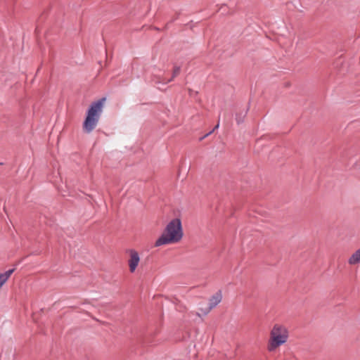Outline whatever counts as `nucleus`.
Instances as JSON below:
<instances>
[{"label": "nucleus", "mask_w": 360, "mask_h": 360, "mask_svg": "<svg viewBox=\"0 0 360 360\" xmlns=\"http://www.w3.org/2000/svg\"><path fill=\"white\" fill-rule=\"evenodd\" d=\"M106 100L103 97L96 101L92 102L86 111L85 118L82 123L83 131L89 134L97 126Z\"/></svg>", "instance_id": "nucleus-1"}, {"label": "nucleus", "mask_w": 360, "mask_h": 360, "mask_svg": "<svg viewBox=\"0 0 360 360\" xmlns=\"http://www.w3.org/2000/svg\"><path fill=\"white\" fill-rule=\"evenodd\" d=\"M183 235L181 221L179 218H174L167 225L164 233L155 241V246L178 243L181 240Z\"/></svg>", "instance_id": "nucleus-2"}, {"label": "nucleus", "mask_w": 360, "mask_h": 360, "mask_svg": "<svg viewBox=\"0 0 360 360\" xmlns=\"http://www.w3.org/2000/svg\"><path fill=\"white\" fill-rule=\"evenodd\" d=\"M288 337V331L284 327L275 325L271 331V338L268 346L269 351L272 352L278 347L285 343Z\"/></svg>", "instance_id": "nucleus-3"}, {"label": "nucleus", "mask_w": 360, "mask_h": 360, "mask_svg": "<svg viewBox=\"0 0 360 360\" xmlns=\"http://www.w3.org/2000/svg\"><path fill=\"white\" fill-rule=\"evenodd\" d=\"M129 253L130 255V258L128 261L129 271L133 273L135 271L137 268L139 263L140 262V257L137 251L135 250H129Z\"/></svg>", "instance_id": "nucleus-4"}, {"label": "nucleus", "mask_w": 360, "mask_h": 360, "mask_svg": "<svg viewBox=\"0 0 360 360\" xmlns=\"http://www.w3.org/2000/svg\"><path fill=\"white\" fill-rule=\"evenodd\" d=\"M222 299V295L221 290L217 291L213 295L209 300V306L205 314L208 313L212 309L215 307Z\"/></svg>", "instance_id": "nucleus-5"}, {"label": "nucleus", "mask_w": 360, "mask_h": 360, "mask_svg": "<svg viewBox=\"0 0 360 360\" xmlns=\"http://www.w3.org/2000/svg\"><path fill=\"white\" fill-rule=\"evenodd\" d=\"M249 110V108H243L241 110H239L236 113V120L238 124H240L244 122V119L246 117L248 112Z\"/></svg>", "instance_id": "nucleus-6"}, {"label": "nucleus", "mask_w": 360, "mask_h": 360, "mask_svg": "<svg viewBox=\"0 0 360 360\" xmlns=\"http://www.w3.org/2000/svg\"><path fill=\"white\" fill-rule=\"evenodd\" d=\"M180 70H181V68L179 66H175L173 70L172 77L169 79H168L167 81H165V82L160 81L158 78H157V79H153V81L155 82V84H160V83L167 84L168 82H172L180 73Z\"/></svg>", "instance_id": "nucleus-7"}, {"label": "nucleus", "mask_w": 360, "mask_h": 360, "mask_svg": "<svg viewBox=\"0 0 360 360\" xmlns=\"http://www.w3.org/2000/svg\"><path fill=\"white\" fill-rule=\"evenodd\" d=\"M350 265H355L360 263V248L356 250L348 259Z\"/></svg>", "instance_id": "nucleus-8"}, {"label": "nucleus", "mask_w": 360, "mask_h": 360, "mask_svg": "<svg viewBox=\"0 0 360 360\" xmlns=\"http://www.w3.org/2000/svg\"><path fill=\"white\" fill-rule=\"evenodd\" d=\"M15 269H11L8 271H5L4 273L0 274L1 277L4 279V281L6 282L9 277L11 276V274L14 272Z\"/></svg>", "instance_id": "nucleus-9"}, {"label": "nucleus", "mask_w": 360, "mask_h": 360, "mask_svg": "<svg viewBox=\"0 0 360 360\" xmlns=\"http://www.w3.org/2000/svg\"><path fill=\"white\" fill-rule=\"evenodd\" d=\"M218 127H219V123L214 127V128L212 131H210L209 133L206 134L204 136L201 137L200 139L202 140L204 138H205L206 136L210 135L211 133H212V131H214V130Z\"/></svg>", "instance_id": "nucleus-10"}, {"label": "nucleus", "mask_w": 360, "mask_h": 360, "mask_svg": "<svg viewBox=\"0 0 360 360\" xmlns=\"http://www.w3.org/2000/svg\"><path fill=\"white\" fill-rule=\"evenodd\" d=\"M6 283L4 279L0 275V288L3 286V285Z\"/></svg>", "instance_id": "nucleus-11"}]
</instances>
